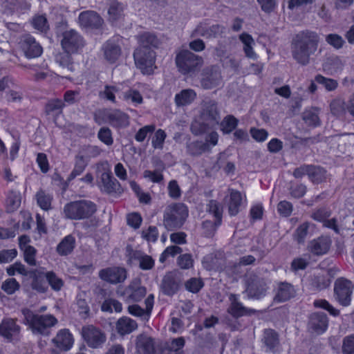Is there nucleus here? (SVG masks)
I'll return each instance as SVG.
<instances>
[{"mask_svg": "<svg viewBox=\"0 0 354 354\" xmlns=\"http://www.w3.org/2000/svg\"><path fill=\"white\" fill-rule=\"evenodd\" d=\"M243 204L241 193L235 189H230V199L227 203L228 212L230 216H236Z\"/></svg>", "mask_w": 354, "mask_h": 354, "instance_id": "obj_21", "label": "nucleus"}, {"mask_svg": "<svg viewBox=\"0 0 354 354\" xmlns=\"http://www.w3.org/2000/svg\"><path fill=\"white\" fill-rule=\"evenodd\" d=\"M45 277L46 278L52 289L55 291L60 290L64 286V281L62 279L57 277L53 272H46Z\"/></svg>", "mask_w": 354, "mask_h": 354, "instance_id": "obj_49", "label": "nucleus"}, {"mask_svg": "<svg viewBox=\"0 0 354 354\" xmlns=\"http://www.w3.org/2000/svg\"><path fill=\"white\" fill-rule=\"evenodd\" d=\"M21 204V196L19 192H12L7 198V205L10 211L18 208Z\"/></svg>", "mask_w": 354, "mask_h": 354, "instance_id": "obj_58", "label": "nucleus"}, {"mask_svg": "<svg viewBox=\"0 0 354 354\" xmlns=\"http://www.w3.org/2000/svg\"><path fill=\"white\" fill-rule=\"evenodd\" d=\"M353 285L351 281L339 278L335 283L334 292L335 299L342 306H348L351 300Z\"/></svg>", "mask_w": 354, "mask_h": 354, "instance_id": "obj_10", "label": "nucleus"}, {"mask_svg": "<svg viewBox=\"0 0 354 354\" xmlns=\"http://www.w3.org/2000/svg\"><path fill=\"white\" fill-rule=\"evenodd\" d=\"M99 277L108 283L116 284L123 282L127 278V271L120 267H111L101 270Z\"/></svg>", "mask_w": 354, "mask_h": 354, "instance_id": "obj_12", "label": "nucleus"}, {"mask_svg": "<svg viewBox=\"0 0 354 354\" xmlns=\"http://www.w3.org/2000/svg\"><path fill=\"white\" fill-rule=\"evenodd\" d=\"M98 186L102 192L111 193L118 189L119 183L109 170H104L100 175Z\"/></svg>", "mask_w": 354, "mask_h": 354, "instance_id": "obj_17", "label": "nucleus"}, {"mask_svg": "<svg viewBox=\"0 0 354 354\" xmlns=\"http://www.w3.org/2000/svg\"><path fill=\"white\" fill-rule=\"evenodd\" d=\"M120 89L118 86H109L106 85L104 86V88L102 91L100 93V96L102 98L106 99L111 102H115V93L119 92Z\"/></svg>", "mask_w": 354, "mask_h": 354, "instance_id": "obj_50", "label": "nucleus"}, {"mask_svg": "<svg viewBox=\"0 0 354 354\" xmlns=\"http://www.w3.org/2000/svg\"><path fill=\"white\" fill-rule=\"evenodd\" d=\"M78 24L83 28L97 29L102 24V18L93 10L82 12L78 17Z\"/></svg>", "mask_w": 354, "mask_h": 354, "instance_id": "obj_13", "label": "nucleus"}, {"mask_svg": "<svg viewBox=\"0 0 354 354\" xmlns=\"http://www.w3.org/2000/svg\"><path fill=\"white\" fill-rule=\"evenodd\" d=\"M52 342L59 350L67 351L72 348L74 338L69 330L64 328L57 332L56 336L52 339Z\"/></svg>", "mask_w": 354, "mask_h": 354, "instance_id": "obj_15", "label": "nucleus"}, {"mask_svg": "<svg viewBox=\"0 0 354 354\" xmlns=\"http://www.w3.org/2000/svg\"><path fill=\"white\" fill-rule=\"evenodd\" d=\"M224 30V28L218 24H214L210 26H199L197 29V33L205 38H214L221 35Z\"/></svg>", "mask_w": 354, "mask_h": 354, "instance_id": "obj_30", "label": "nucleus"}, {"mask_svg": "<svg viewBox=\"0 0 354 354\" xmlns=\"http://www.w3.org/2000/svg\"><path fill=\"white\" fill-rule=\"evenodd\" d=\"M20 46L25 56L28 59L38 57L43 52L41 45L30 35H24L21 38Z\"/></svg>", "mask_w": 354, "mask_h": 354, "instance_id": "obj_11", "label": "nucleus"}, {"mask_svg": "<svg viewBox=\"0 0 354 354\" xmlns=\"http://www.w3.org/2000/svg\"><path fill=\"white\" fill-rule=\"evenodd\" d=\"M319 111L320 110L317 108H311L306 110L303 113V120L308 125L316 127L320 124Z\"/></svg>", "mask_w": 354, "mask_h": 354, "instance_id": "obj_37", "label": "nucleus"}, {"mask_svg": "<svg viewBox=\"0 0 354 354\" xmlns=\"http://www.w3.org/2000/svg\"><path fill=\"white\" fill-rule=\"evenodd\" d=\"M36 199L38 205L44 210H48L51 208L52 195L46 193L44 190H39L36 194Z\"/></svg>", "mask_w": 354, "mask_h": 354, "instance_id": "obj_40", "label": "nucleus"}, {"mask_svg": "<svg viewBox=\"0 0 354 354\" xmlns=\"http://www.w3.org/2000/svg\"><path fill=\"white\" fill-rule=\"evenodd\" d=\"M309 328L313 333L322 334L328 327V319L323 313H315L311 315L309 321Z\"/></svg>", "mask_w": 354, "mask_h": 354, "instance_id": "obj_18", "label": "nucleus"}, {"mask_svg": "<svg viewBox=\"0 0 354 354\" xmlns=\"http://www.w3.org/2000/svg\"><path fill=\"white\" fill-rule=\"evenodd\" d=\"M188 216L187 207L183 203H173L166 207L163 215V225L168 230L182 227Z\"/></svg>", "mask_w": 354, "mask_h": 354, "instance_id": "obj_4", "label": "nucleus"}, {"mask_svg": "<svg viewBox=\"0 0 354 354\" xmlns=\"http://www.w3.org/2000/svg\"><path fill=\"white\" fill-rule=\"evenodd\" d=\"M344 66V62L339 57H330L327 59L324 64V68L330 72V73H337L340 72Z\"/></svg>", "mask_w": 354, "mask_h": 354, "instance_id": "obj_36", "label": "nucleus"}, {"mask_svg": "<svg viewBox=\"0 0 354 354\" xmlns=\"http://www.w3.org/2000/svg\"><path fill=\"white\" fill-rule=\"evenodd\" d=\"M20 328L11 319H4L0 325V334L8 339H11L19 333Z\"/></svg>", "mask_w": 354, "mask_h": 354, "instance_id": "obj_24", "label": "nucleus"}, {"mask_svg": "<svg viewBox=\"0 0 354 354\" xmlns=\"http://www.w3.org/2000/svg\"><path fill=\"white\" fill-rule=\"evenodd\" d=\"M95 212V205L91 201L84 200L68 203L64 208L65 216L73 220L88 218Z\"/></svg>", "mask_w": 354, "mask_h": 354, "instance_id": "obj_6", "label": "nucleus"}, {"mask_svg": "<svg viewBox=\"0 0 354 354\" xmlns=\"http://www.w3.org/2000/svg\"><path fill=\"white\" fill-rule=\"evenodd\" d=\"M146 293L145 287L137 284H131L124 290V295L129 301H139L145 296Z\"/></svg>", "mask_w": 354, "mask_h": 354, "instance_id": "obj_25", "label": "nucleus"}, {"mask_svg": "<svg viewBox=\"0 0 354 354\" xmlns=\"http://www.w3.org/2000/svg\"><path fill=\"white\" fill-rule=\"evenodd\" d=\"M99 140L105 145L109 146L113 142L111 131L108 127L101 128L97 133Z\"/></svg>", "mask_w": 354, "mask_h": 354, "instance_id": "obj_56", "label": "nucleus"}, {"mask_svg": "<svg viewBox=\"0 0 354 354\" xmlns=\"http://www.w3.org/2000/svg\"><path fill=\"white\" fill-rule=\"evenodd\" d=\"M129 185L131 188L136 193L140 203L145 204L150 203L151 198L148 192L142 191L139 185L135 181H131Z\"/></svg>", "mask_w": 354, "mask_h": 354, "instance_id": "obj_47", "label": "nucleus"}, {"mask_svg": "<svg viewBox=\"0 0 354 354\" xmlns=\"http://www.w3.org/2000/svg\"><path fill=\"white\" fill-rule=\"evenodd\" d=\"M75 243V238L71 235H68L59 243L57 251L61 255H67L73 250Z\"/></svg>", "mask_w": 354, "mask_h": 354, "instance_id": "obj_35", "label": "nucleus"}, {"mask_svg": "<svg viewBox=\"0 0 354 354\" xmlns=\"http://www.w3.org/2000/svg\"><path fill=\"white\" fill-rule=\"evenodd\" d=\"M7 273L9 276H13L16 273L20 274L24 276H26L28 272L26 269L25 266L21 263L16 262L14 264L10 266L6 269Z\"/></svg>", "mask_w": 354, "mask_h": 354, "instance_id": "obj_62", "label": "nucleus"}, {"mask_svg": "<svg viewBox=\"0 0 354 354\" xmlns=\"http://www.w3.org/2000/svg\"><path fill=\"white\" fill-rule=\"evenodd\" d=\"M25 321L35 334L48 335V329L57 323V319L51 315H39L29 310H24Z\"/></svg>", "mask_w": 354, "mask_h": 354, "instance_id": "obj_5", "label": "nucleus"}, {"mask_svg": "<svg viewBox=\"0 0 354 354\" xmlns=\"http://www.w3.org/2000/svg\"><path fill=\"white\" fill-rule=\"evenodd\" d=\"M330 212L326 208H321L315 211L312 214V218L319 222H322L324 225L328 228L333 230L336 233L339 232V229L337 225L335 218L328 219Z\"/></svg>", "mask_w": 354, "mask_h": 354, "instance_id": "obj_20", "label": "nucleus"}, {"mask_svg": "<svg viewBox=\"0 0 354 354\" xmlns=\"http://www.w3.org/2000/svg\"><path fill=\"white\" fill-rule=\"evenodd\" d=\"M342 349L344 354H354V335L344 338Z\"/></svg>", "mask_w": 354, "mask_h": 354, "instance_id": "obj_63", "label": "nucleus"}, {"mask_svg": "<svg viewBox=\"0 0 354 354\" xmlns=\"http://www.w3.org/2000/svg\"><path fill=\"white\" fill-rule=\"evenodd\" d=\"M196 97V93L191 88L183 89L176 93L174 102L177 106H185L191 104Z\"/></svg>", "mask_w": 354, "mask_h": 354, "instance_id": "obj_26", "label": "nucleus"}, {"mask_svg": "<svg viewBox=\"0 0 354 354\" xmlns=\"http://www.w3.org/2000/svg\"><path fill=\"white\" fill-rule=\"evenodd\" d=\"M124 6L121 3L115 0L110 2L108 8V15L109 19L115 21L121 19L124 15Z\"/></svg>", "mask_w": 354, "mask_h": 354, "instance_id": "obj_33", "label": "nucleus"}, {"mask_svg": "<svg viewBox=\"0 0 354 354\" xmlns=\"http://www.w3.org/2000/svg\"><path fill=\"white\" fill-rule=\"evenodd\" d=\"M19 287V283L14 278L7 279L1 284V289L8 295L14 294Z\"/></svg>", "mask_w": 354, "mask_h": 354, "instance_id": "obj_51", "label": "nucleus"}, {"mask_svg": "<svg viewBox=\"0 0 354 354\" xmlns=\"http://www.w3.org/2000/svg\"><path fill=\"white\" fill-rule=\"evenodd\" d=\"M86 167V162L84 158L82 156H76L74 168L69 174L67 180L71 181L80 176L84 171Z\"/></svg>", "mask_w": 354, "mask_h": 354, "instance_id": "obj_39", "label": "nucleus"}, {"mask_svg": "<svg viewBox=\"0 0 354 354\" xmlns=\"http://www.w3.org/2000/svg\"><path fill=\"white\" fill-rule=\"evenodd\" d=\"M101 310L103 312L111 313L114 310L116 313H120L122 310V304L114 299H105L102 306Z\"/></svg>", "mask_w": 354, "mask_h": 354, "instance_id": "obj_42", "label": "nucleus"}, {"mask_svg": "<svg viewBox=\"0 0 354 354\" xmlns=\"http://www.w3.org/2000/svg\"><path fill=\"white\" fill-rule=\"evenodd\" d=\"M239 39L243 44V50L246 57L252 59H257V55L253 50L255 41L252 36L247 33H243L240 35Z\"/></svg>", "mask_w": 354, "mask_h": 354, "instance_id": "obj_32", "label": "nucleus"}, {"mask_svg": "<svg viewBox=\"0 0 354 354\" xmlns=\"http://www.w3.org/2000/svg\"><path fill=\"white\" fill-rule=\"evenodd\" d=\"M77 306L80 315L83 318H86L88 315L90 309L86 299L85 294L80 293L77 297Z\"/></svg>", "mask_w": 354, "mask_h": 354, "instance_id": "obj_48", "label": "nucleus"}, {"mask_svg": "<svg viewBox=\"0 0 354 354\" xmlns=\"http://www.w3.org/2000/svg\"><path fill=\"white\" fill-rule=\"evenodd\" d=\"M203 64V59L201 57L187 50L179 52L176 57V64L183 75L194 73Z\"/></svg>", "mask_w": 354, "mask_h": 354, "instance_id": "obj_7", "label": "nucleus"}, {"mask_svg": "<svg viewBox=\"0 0 354 354\" xmlns=\"http://www.w3.org/2000/svg\"><path fill=\"white\" fill-rule=\"evenodd\" d=\"M155 129L156 127L154 124L146 125L142 127L135 135L136 140L139 142H143L148 133L153 132Z\"/></svg>", "mask_w": 354, "mask_h": 354, "instance_id": "obj_64", "label": "nucleus"}, {"mask_svg": "<svg viewBox=\"0 0 354 354\" xmlns=\"http://www.w3.org/2000/svg\"><path fill=\"white\" fill-rule=\"evenodd\" d=\"M82 336L87 346L92 348L102 347L106 339L105 333L93 325L82 327Z\"/></svg>", "mask_w": 354, "mask_h": 354, "instance_id": "obj_9", "label": "nucleus"}, {"mask_svg": "<svg viewBox=\"0 0 354 354\" xmlns=\"http://www.w3.org/2000/svg\"><path fill=\"white\" fill-rule=\"evenodd\" d=\"M162 291L167 295H174L178 290V284L170 279H165L162 284Z\"/></svg>", "mask_w": 354, "mask_h": 354, "instance_id": "obj_61", "label": "nucleus"}, {"mask_svg": "<svg viewBox=\"0 0 354 354\" xmlns=\"http://www.w3.org/2000/svg\"><path fill=\"white\" fill-rule=\"evenodd\" d=\"M106 118L109 123L114 127L124 128L129 124V115L118 109L107 112Z\"/></svg>", "mask_w": 354, "mask_h": 354, "instance_id": "obj_19", "label": "nucleus"}, {"mask_svg": "<svg viewBox=\"0 0 354 354\" xmlns=\"http://www.w3.org/2000/svg\"><path fill=\"white\" fill-rule=\"evenodd\" d=\"M138 42L139 46L133 53L135 64L142 73L151 74L156 68L153 48L158 47L159 41L154 35L145 32L138 37Z\"/></svg>", "mask_w": 354, "mask_h": 354, "instance_id": "obj_1", "label": "nucleus"}, {"mask_svg": "<svg viewBox=\"0 0 354 354\" xmlns=\"http://www.w3.org/2000/svg\"><path fill=\"white\" fill-rule=\"evenodd\" d=\"M203 286V282L198 278H192L185 283L186 289L193 293L198 292Z\"/></svg>", "mask_w": 354, "mask_h": 354, "instance_id": "obj_59", "label": "nucleus"}, {"mask_svg": "<svg viewBox=\"0 0 354 354\" xmlns=\"http://www.w3.org/2000/svg\"><path fill=\"white\" fill-rule=\"evenodd\" d=\"M210 147L208 143L202 140H196L187 145L188 153L194 156H198L205 152L209 151Z\"/></svg>", "mask_w": 354, "mask_h": 354, "instance_id": "obj_34", "label": "nucleus"}, {"mask_svg": "<svg viewBox=\"0 0 354 354\" xmlns=\"http://www.w3.org/2000/svg\"><path fill=\"white\" fill-rule=\"evenodd\" d=\"M308 227L309 223H304L303 224L300 225L295 230L294 237L299 243H303L304 242L305 239L308 234Z\"/></svg>", "mask_w": 354, "mask_h": 354, "instance_id": "obj_54", "label": "nucleus"}, {"mask_svg": "<svg viewBox=\"0 0 354 354\" xmlns=\"http://www.w3.org/2000/svg\"><path fill=\"white\" fill-rule=\"evenodd\" d=\"M326 42L335 49H340L346 44L343 37L337 34H329L326 37Z\"/></svg>", "mask_w": 354, "mask_h": 354, "instance_id": "obj_53", "label": "nucleus"}, {"mask_svg": "<svg viewBox=\"0 0 354 354\" xmlns=\"http://www.w3.org/2000/svg\"><path fill=\"white\" fill-rule=\"evenodd\" d=\"M32 26L35 29L41 32H45L48 29L47 19L44 15L35 17L32 19Z\"/></svg>", "mask_w": 354, "mask_h": 354, "instance_id": "obj_60", "label": "nucleus"}, {"mask_svg": "<svg viewBox=\"0 0 354 354\" xmlns=\"http://www.w3.org/2000/svg\"><path fill=\"white\" fill-rule=\"evenodd\" d=\"M261 342L266 351L272 352L275 351L279 344L278 335L272 329H266L263 331Z\"/></svg>", "mask_w": 354, "mask_h": 354, "instance_id": "obj_23", "label": "nucleus"}, {"mask_svg": "<svg viewBox=\"0 0 354 354\" xmlns=\"http://www.w3.org/2000/svg\"><path fill=\"white\" fill-rule=\"evenodd\" d=\"M104 58L110 63H114L121 54V48L118 43L109 40L102 46Z\"/></svg>", "mask_w": 354, "mask_h": 354, "instance_id": "obj_22", "label": "nucleus"}, {"mask_svg": "<svg viewBox=\"0 0 354 354\" xmlns=\"http://www.w3.org/2000/svg\"><path fill=\"white\" fill-rule=\"evenodd\" d=\"M228 312L234 317H241L248 314H250L252 310L245 308L241 303L234 300L228 309Z\"/></svg>", "mask_w": 354, "mask_h": 354, "instance_id": "obj_45", "label": "nucleus"}, {"mask_svg": "<svg viewBox=\"0 0 354 354\" xmlns=\"http://www.w3.org/2000/svg\"><path fill=\"white\" fill-rule=\"evenodd\" d=\"M142 237L148 242H156L158 237V231L156 227L149 226L142 231Z\"/></svg>", "mask_w": 354, "mask_h": 354, "instance_id": "obj_55", "label": "nucleus"}, {"mask_svg": "<svg viewBox=\"0 0 354 354\" xmlns=\"http://www.w3.org/2000/svg\"><path fill=\"white\" fill-rule=\"evenodd\" d=\"M138 327L137 323L128 317H122L116 322V330L121 335L129 334Z\"/></svg>", "mask_w": 354, "mask_h": 354, "instance_id": "obj_28", "label": "nucleus"}, {"mask_svg": "<svg viewBox=\"0 0 354 354\" xmlns=\"http://www.w3.org/2000/svg\"><path fill=\"white\" fill-rule=\"evenodd\" d=\"M136 349L138 354H153L154 346L152 339L144 335L138 336Z\"/></svg>", "mask_w": 354, "mask_h": 354, "instance_id": "obj_29", "label": "nucleus"}, {"mask_svg": "<svg viewBox=\"0 0 354 354\" xmlns=\"http://www.w3.org/2000/svg\"><path fill=\"white\" fill-rule=\"evenodd\" d=\"M308 177L314 183H321L326 178V171L322 167L310 165Z\"/></svg>", "mask_w": 354, "mask_h": 354, "instance_id": "obj_46", "label": "nucleus"}, {"mask_svg": "<svg viewBox=\"0 0 354 354\" xmlns=\"http://www.w3.org/2000/svg\"><path fill=\"white\" fill-rule=\"evenodd\" d=\"M207 211L214 216L217 224L221 225L222 222L223 206L216 201L212 200L207 205Z\"/></svg>", "mask_w": 354, "mask_h": 354, "instance_id": "obj_38", "label": "nucleus"}, {"mask_svg": "<svg viewBox=\"0 0 354 354\" xmlns=\"http://www.w3.org/2000/svg\"><path fill=\"white\" fill-rule=\"evenodd\" d=\"M319 41V37L315 32L306 30L297 34L292 47L294 59L300 64H308L310 56L317 49Z\"/></svg>", "mask_w": 354, "mask_h": 354, "instance_id": "obj_2", "label": "nucleus"}, {"mask_svg": "<svg viewBox=\"0 0 354 354\" xmlns=\"http://www.w3.org/2000/svg\"><path fill=\"white\" fill-rule=\"evenodd\" d=\"M85 45L83 37L75 30L69 29L62 35L61 46L67 54L78 53Z\"/></svg>", "mask_w": 354, "mask_h": 354, "instance_id": "obj_8", "label": "nucleus"}, {"mask_svg": "<svg viewBox=\"0 0 354 354\" xmlns=\"http://www.w3.org/2000/svg\"><path fill=\"white\" fill-rule=\"evenodd\" d=\"M122 99L124 101L131 102L135 105L140 104L143 102L142 95L139 91L134 89H129L124 92L122 95Z\"/></svg>", "mask_w": 354, "mask_h": 354, "instance_id": "obj_44", "label": "nucleus"}, {"mask_svg": "<svg viewBox=\"0 0 354 354\" xmlns=\"http://www.w3.org/2000/svg\"><path fill=\"white\" fill-rule=\"evenodd\" d=\"M314 306L316 308L326 310L333 316H337L339 313V310L331 306L326 299L315 300L314 301Z\"/></svg>", "mask_w": 354, "mask_h": 354, "instance_id": "obj_57", "label": "nucleus"}, {"mask_svg": "<svg viewBox=\"0 0 354 354\" xmlns=\"http://www.w3.org/2000/svg\"><path fill=\"white\" fill-rule=\"evenodd\" d=\"M167 134L162 129H158L152 138L151 145L153 148L162 149L163 148L164 142Z\"/></svg>", "mask_w": 354, "mask_h": 354, "instance_id": "obj_52", "label": "nucleus"}, {"mask_svg": "<svg viewBox=\"0 0 354 354\" xmlns=\"http://www.w3.org/2000/svg\"><path fill=\"white\" fill-rule=\"evenodd\" d=\"M219 120L216 104L213 101L206 102L203 104L200 118L192 124V131L196 135L201 134L218 124Z\"/></svg>", "mask_w": 354, "mask_h": 354, "instance_id": "obj_3", "label": "nucleus"}, {"mask_svg": "<svg viewBox=\"0 0 354 354\" xmlns=\"http://www.w3.org/2000/svg\"><path fill=\"white\" fill-rule=\"evenodd\" d=\"M221 82L222 78L218 67L212 66L203 71L201 85L204 88H212L219 86Z\"/></svg>", "mask_w": 354, "mask_h": 354, "instance_id": "obj_14", "label": "nucleus"}, {"mask_svg": "<svg viewBox=\"0 0 354 354\" xmlns=\"http://www.w3.org/2000/svg\"><path fill=\"white\" fill-rule=\"evenodd\" d=\"M315 82L323 86L328 91H335L338 86L337 80L317 75L315 77Z\"/></svg>", "mask_w": 354, "mask_h": 354, "instance_id": "obj_43", "label": "nucleus"}, {"mask_svg": "<svg viewBox=\"0 0 354 354\" xmlns=\"http://www.w3.org/2000/svg\"><path fill=\"white\" fill-rule=\"evenodd\" d=\"M295 295L294 287L288 283H281L277 288L274 300L278 302L286 301L293 297Z\"/></svg>", "mask_w": 354, "mask_h": 354, "instance_id": "obj_27", "label": "nucleus"}, {"mask_svg": "<svg viewBox=\"0 0 354 354\" xmlns=\"http://www.w3.org/2000/svg\"><path fill=\"white\" fill-rule=\"evenodd\" d=\"M238 124V120L232 115H227L221 121V130L225 134H228L235 129Z\"/></svg>", "mask_w": 354, "mask_h": 354, "instance_id": "obj_41", "label": "nucleus"}, {"mask_svg": "<svg viewBox=\"0 0 354 354\" xmlns=\"http://www.w3.org/2000/svg\"><path fill=\"white\" fill-rule=\"evenodd\" d=\"M331 240L328 236H320L312 240L308 245V250L315 255H323L328 252Z\"/></svg>", "mask_w": 354, "mask_h": 354, "instance_id": "obj_16", "label": "nucleus"}, {"mask_svg": "<svg viewBox=\"0 0 354 354\" xmlns=\"http://www.w3.org/2000/svg\"><path fill=\"white\" fill-rule=\"evenodd\" d=\"M44 277L45 272L44 268H40L39 269H37L32 272V288L34 290L39 292H44L46 290L47 286L46 285V283L43 280Z\"/></svg>", "mask_w": 354, "mask_h": 354, "instance_id": "obj_31", "label": "nucleus"}]
</instances>
